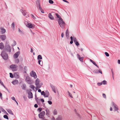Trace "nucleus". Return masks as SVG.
Returning <instances> with one entry per match:
<instances>
[{
	"instance_id": "obj_1",
	"label": "nucleus",
	"mask_w": 120,
	"mask_h": 120,
	"mask_svg": "<svg viewBox=\"0 0 120 120\" xmlns=\"http://www.w3.org/2000/svg\"><path fill=\"white\" fill-rule=\"evenodd\" d=\"M58 21L60 26L62 28H64L65 24L63 21V19L61 18H60V19H59L58 20Z\"/></svg>"
},
{
	"instance_id": "obj_2",
	"label": "nucleus",
	"mask_w": 120,
	"mask_h": 120,
	"mask_svg": "<svg viewBox=\"0 0 120 120\" xmlns=\"http://www.w3.org/2000/svg\"><path fill=\"white\" fill-rule=\"evenodd\" d=\"M0 55L4 60H7L8 58V54L4 51L2 52Z\"/></svg>"
},
{
	"instance_id": "obj_3",
	"label": "nucleus",
	"mask_w": 120,
	"mask_h": 120,
	"mask_svg": "<svg viewBox=\"0 0 120 120\" xmlns=\"http://www.w3.org/2000/svg\"><path fill=\"white\" fill-rule=\"evenodd\" d=\"M18 67V66L17 65L12 64L10 66V68L12 69V70L13 71H17V68Z\"/></svg>"
},
{
	"instance_id": "obj_4",
	"label": "nucleus",
	"mask_w": 120,
	"mask_h": 120,
	"mask_svg": "<svg viewBox=\"0 0 120 120\" xmlns=\"http://www.w3.org/2000/svg\"><path fill=\"white\" fill-rule=\"evenodd\" d=\"M25 81L27 83L29 84H31L32 83V81L29 76H26Z\"/></svg>"
},
{
	"instance_id": "obj_5",
	"label": "nucleus",
	"mask_w": 120,
	"mask_h": 120,
	"mask_svg": "<svg viewBox=\"0 0 120 120\" xmlns=\"http://www.w3.org/2000/svg\"><path fill=\"white\" fill-rule=\"evenodd\" d=\"M30 75L31 77H34V79H36L37 78V76L36 73L33 71L30 72Z\"/></svg>"
},
{
	"instance_id": "obj_6",
	"label": "nucleus",
	"mask_w": 120,
	"mask_h": 120,
	"mask_svg": "<svg viewBox=\"0 0 120 120\" xmlns=\"http://www.w3.org/2000/svg\"><path fill=\"white\" fill-rule=\"evenodd\" d=\"M45 113L44 111H43L41 112L40 113L38 114V116L39 118L42 119L43 118Z\"/></svg>"
},
{
	"instance_id": "obj_7",
	"label": "nucleus",
	"mask_w": 120,
	"mask_h": 120,
	"mask_svg": "<svg viewBox=\"0 0 120 120\" xmlns=\"http://www.w3.org/2000/svg\"><path fill=\"white\" fill-rule=\"evenodd\" d=\"M112 104L113 106V108L114 110L115 111H117L118 109V106L114 102H112Z\"/></svg>"
},
{
	"instance_id": "obj_8",
	"label": "nucleus",
	"mask_w": 120,
	"mask_h": 120,
	"mask_svg": "<svg viewBox=\"0 0 120 120\" xmlns=\"http://www.w3.org/2000/svg\"><path fill=\"white\" fill-rule=\"evenodd\" d=\"M31 91L30 90V91L28 92V97L29 98H33V95L32 93L30 91Z\"/></svg>"
},
{
	"instance_id": "obj_9",
	"label": "nucleus",
	"mask_w": 120,
	"mask_h": 120,
	"mask_svg": "<svg viewBox=\"0 0 120 120\" xmlns=\"http://www.w3.org/2000/svg\"><path fill=\"white\" fill-rule=\"evenodd\" d=\"M20 53V52L19 51L16 52L14 55V57L15 58H17L18 57Z\"/></svg>"
},
{
	"instance_id": "obj_10",
	"label": "nucleus",
	"mask_w": 120,
	"mask_h": 120,
	"mask_svg": "<svg viewBox=\"0 0 120 120\" xmlns=\"http://www.w3.org/2000/svg\"><path fill=\"white\" fill-rule=\"evenodd\" d=\"M73 41L76 45L77 46H78L79 45V43L77 41L76 38H75L73 37Z\"/></svg>"
},
{
	"instance_id": "obj_11",
	"label": "nucleus",
	"mask_w": 120,
	"mask_h": 120,
	"mask_svg": "<svg viewBox=\"0 0 120 120\" xmlns=\"http://www.w3.org/2000/svg\"><path fill=\"white\" fill-rule=\"evenodd\" d=\"M50 86L52 90L55 93H56V89H57L56 87H55L51 83L50 84Z\"/></svg>"
},
{
	"instance_id": "obj_12",
	"label": "nucleus",
	"mask_w": 120,
	"mask_h": 120,
	"mask_svg": "<svg viewBox=\"0 0 120 120\" xmlns=\"http://www.w3.org/2000/svg\"><path fill=\"white\" fill-rule=\"evenodd\" d=\"M5 48L7 51L9 52H11V48L9 45H8L6 46L5 47Z\"/></svg>"
},
{
	"instance_id": "obj_13",
	"label": "nucleus",
	"mask_w": 120,
	"mask_h": 120,
	"mask_svg": "<svg viewBox=\"0 0 120 120\" xmlns=\"http://www.w3.org/2000/svg\"><path fill=\"white\" fill-rule=\"evenodd\" d=\"M40 82V80L38 78H37L35 81V85L36 86L40 85V83L39 82Z\"/></svg>"
},
{
	"instance_id": "obj_14",
	"label": "nucleus",
	"mask_w": 120,
	"mask_h": 120,
	"mask_svg": "<svg viewBox=\"0 0 120 120\" xmlns=\"http://www.w3.org/2000/svg\"><path fill=\"white\" fill-rule=\"evenodd\" d=\"M6 36L5 35H0V39L2 41L5 40L6 38Z\"/></svg>"
},
{
	"instance_id": "obj_15",
	"label": "nucleus",
	"mask_w": 120,
	"mask_h": 120,
	"mask_svg": "<svg viewBox=\"0 0 120 120\" xmlns=\"http://www.w3.org/2000/svg\"><path fill=\"white\" fill-rule=\"evenodd\" d=\"M26 22L27 23V25H26L27 27L30 28H33V25L32 24L29 22Z\"/></svg>"
},
{
	"instance_id": "obj_16",
	"label": "nucleus",
	"mask_w": 120,
	"mask_h": 120,
	"mask_svg": "<svg viewBox=\"0 0 120 120\" xmlns=\"http://www.w3.org/2000/svg\"><path fill=\"white\" fill-rule=\"evenodd\" d=\"M0 32L2 34H4L6 32V30L1 27H0Z\"/></svg>"
},
{
	"instance_id": "obj_17",
	"label": "nucleus",
	"mask_w": 120,
	"mask_h": 120,
	"mask_svg": "<svg viewBox=\"0 0 120 120\" xmlns=\"http://www.w3.org/2000/svg\"><path fill=\"white\" fill-rule=\"evenodd\" d=\"M20 11L22 13L23 15L25 16L26 15V11L25 10H20Z\"/></svg>"
},
{
	"instance_id": "obj_18",
	"label": "nucleus",
	"mask_w": 120,
	"mask_h": 120,
	"mask_svg": "<svg viewBox=\"0 0 120 120\" xmlns=\"http://www.w3.org/2000/svg\"><path fill=\"white\" fill-rule=\"evenodd\" d=\"M42 85V83H40V85L36 86H37L35 87L36 89V90H38V89H40L41 88Z\"/></svg>"
},
{
	"instance_id": "obj_19",
	"label": "nucleus",
	"mask_w": 120,
	"mask_h": 120,
	"mask_svg": "<svg viewBox=\"0 0 120 120\" xmlns=\"http://www.w3.org/2000/svg\"><path fill=\"white\" fill-rule=\"evenodd\" d=\"M49 18L51 20H53L54 19V18L52 16L51 14L50 13H49L48 15Z\"/></svg>"
},
{
	"instance_id": "obj_20",
	"label": "nucleus",
	"mask_w": 120,
	"mask_h": 120,
	"mask_svg": "<svg viewBox=\"0 0 120 120\" xmlns=\"http://www.w3.org/2000/svg\"><path fill=\"white\" fill-rule=\"evenodd\" d=\"M12 84L14 85H15L18 83V81L16 79H15L14 81H13L11 82Z\"/></svg>"
},
{
	"instance_id": "obj_21",
	"label": "nucleus",
	"mask_w": 120,
	"mask_h": 120,
	"mask_svg": "<svg viewBox=\"0 0 120 120\" xmlns=\"http://www.w3.org/2000/svg\"><path fill=\"white\" fill-rule=\"evenodd\" d=\"M45 97H48L49 95V93L48 90H46L45 92Z\"/></svg>"
},
{
	"instance_id": "obj_22",
	"label": "nucleus",
	"mask_w": 120,
	"mask_h": 120,
	"mask_svg": "<svg viewBox=\"0 0 120 120\" xmlns=\"http://www.w3.org/2000/svg\"><path fill=\"white\" fill-rule=\"evenodd\" d=\"M45 111L46 112V115L48 117L50 115V111L48 109H46Z\"/></svg>"
},
{
	"instance_id": "obj_23",
	"label": "nucleus",
	"mask_w": 120,
	"mask_h": 120,
	"mask_svg": "<svg viewBox=\"0 0 120 120\" xmlns=\"http://www.w3.org/2000/svg\"><path fill=\"white\" fill-rule=\"evenodd\" d=\"M0 110L5 114H7L8 115V114L7 112L6 111L2 108L0 107Z\"/></svg>"
},
{
	"instance_id": "obj_24",
	"label": "nucleus",
	"mask_w": 120,
	"mask_h": 120,
	"mask_svg": "<svg viewBox=\"0 0 120 120\" xmlns=\"http://www.w3.org/2000/svg\"><path fill=\"white\" fill-rule=\"evenodd\" d=\"M74 111L75 112V113L76 114V115L79 118H80L81 116H80L79 114L77 112L76 110V109H74Z\"/></svg>"
},
{
	"instance_id": "obj_25",
	"label": "nucleus",
	"mask_w": 120,
	"mask_h": 120,
	"mask_svg": "<svg viewBox=\"0 0 120 120\" xmlns=\"http://www.w3.org/2000/svg\"><path fill=\"white\" fill-rule=\"evenodd\" d=\"M66 35L67 38L69 37V32L68 30H66Z\"/></svg>"
},
{
	"instance_id": "obj_26",
	"label": "nucleus",
	"mask_w": 120,
	"mask_h": 120,
	"mask_svg": "<svg viewBox=\"0 0 120 120\" xmlns=\"http://www.w3.org/2000/svg\"><path fill=\"white\" fill-rule=\"evenodd\" d=\"M26 85L25 83H23L22 84V89L23 90H25L26 88Z\"/></svg>"
},
{
	"instance_id": "obj_27",
	"label": "nucleus",
	"mask_w": 120,
	"mask_h": 120,
	"mask_svg": "<svg viewBox=\"0 0 120 120\" xmlns=\"http://www.w3.org/2000/svg\"><path fill=\"white\" fill-rule=\"evenodd\" d=\"M4 47V44L3 43L1 42L0 43V49H3Z\"/></svg>"
},
{
	"instance_id": "obj_28",
	"label": "nucleus",
	"mask_w": 120,
	"mask_h": 120,
	"mask_svg": "<svg viewBox=\"0 0 120 120\" xmlns=\"http://www.w3.org/2000/svg\"><path fill=\"white\" fill-rule=\"evenodd\" d=\"M53 114L54 115H56L57 114V110L56 109H55L53 111Z\"/></svg>"
},
{
	"instance_id": "obj_29",
	"label": "nucleus",
	"mask_w": 120,
	"mask_h": 120,
	"mask_svg": "<svg viewBox=\"0 0 120 120\" xmlns=\"http://www.w3.org/2000/svg\"><path fill=\"white\" fill-rule=\"evenodd\" d=\"M7 111L9 114H11L12 115H14V114L11 110L10 109H9L8 110H7Z\"/></svg>"
},
{
	"instance_id": "obj_30",
	"label": "nucleus",
	"mask_w": 120,
	"mask_h": 120,
	"mask_svg": "<svg viewBox=\"0 0 120 120\" xmlns=\"http://www.w3.org/2000/svg\"><path fill=\"white\" fill-rule=\"evenodd\" d=\"M71 41L70 42V43L72 44L73 43V38L72 36L70 37Z\"/></svg>"
},
{
	"instance_id": "obj_31",
	"label": "nucleus",
	"mask_w": 120,
	"mask_h": 120,
	"mask_svg": "<svg viewBox=\"0 0 120 120\" xmlns=\"http://www.w3.org/2000/svg\"><path fill=\"white\" fill-rule=\"evenodd\" d=\"M42 57L41 55H38L37 57V59L38 60H42Z\"/></svg>"
},
{
	"instance_id": "obj_32",
	"label": "nucleus",
	"mask_w": 120,
	"mask_h": 120,
	"mask_svg": "<svg viewBox=\"0 0 120 120\" xmlns=\"http://www.w3.org/2000/svg\"><path fill=\"white\" fill-rule=\"evenodd\" d=\"M38 63L39 65L41 66L43 64V62L41 60H38Z\"/></svg>"
},
{
	"instance_id": "obj_33",
	"label": "nucleus",
	"mask_w": 120,
	"mask_h": 120,
	"mask_svg": "<svg viewBox=\"0 0 120 120\" xmlns=\"http://www.w3.org/2000/svg\"><path fill=\"white\" fill-rule=\"evenodd\" d=\"M19 62V60L18 58L16 59L15 60V62L16 64H18Z\"/></svg>"
},
{
	"instance_id": "obj_34",
	"label": "nucleus",
	"mask_w": 120,
	"mask_h": 120,
	"mask_svg": "<svg viewBox=\"0 0 120 120\" xmlns=\"http://www.w3.org/2000/svg\"><path fill=\"white\" fill-rule=\"evenodd\" d=\"M14 75L15 77L17 79L19 77V75L16 73H14Z\"/></svg>"
},
{
	"instance_id": "obj_35",
	"label": "nucleus",
	"mask_w": 120,
	"mask_h": 120,
	"mask_svg": "<svg viewBox=\"0 0 120 120\" xmlns=\"http://www.w3.org/2000/svg\"><path fill=\"white\" fill-rule=\"evenodd\" d=\"M83 57H80L78 59L81 62H83Z\"/></svg>"
},
{
	"instance_id": "obj_36",
	"label": "nucleus",
	"mask_w": 120,
	"mask_h": 120,
	"mask_svg": "<svg viewBox=\"0 0 120 120\" xmlns=\"http://www.w3.org/2000/svg\"><path fill=\"white\" fill-rule=\"evenodd\" d=\"M83 57H80L78 59L81 62H83Z\"/></svg>"
},
{
	"instance_id": "obj_37",
	"label": "nucleus",
	"mask_w": 120,
	"mask_h": 120,
	"mask_svg": "<svg viewBox=\"0 0 120 120\" xmlns=\"http://www.w3.org/2000/svg\"><path fill=\"white\" fill-rule=\"evenodd\" d=\"M83 57H80L78 59L81 62H83Z\"/></svg>"
},
{
	"instance_id": "obj_38",
	"label": "nucleus",
	"mask_w": 120,
	"mask_h": 120,
	"mask_svg": "<svg viewBox=\"0 0 120 120\" xmlns=\"http://www.w3.org/2000/svg\"><path fill=\"white\" fill-rule=\"evenodd\" d=\"M3 117L4 118L6 119L7 120H8L9 119L8 116L6 115H4L3 116Z\"/></svg>"
},
{
	"instance_id": "obj_39",
	"label": "nucleus",
	"mask_w": 120,
	"mask_h": 120,
	"mask_svg": "<svg viewBox=\"0 0 120 120\" xmlns=\"http://www.w3.org/2000/svg\"><path fill=\"white\" fill-rule=\"evenodd\" d=\"M41 95H43L44 97H45V92L44 91H42L41 93Z\"/></svg>"
},
{
	"instance_id": "obj_40",
	"label": "nucleus",
	"mask_w": 120,
	"mask_h": 120,
	"mask_svg": "<svg viewBox=\"0 0 120 120\" xmlns=\"http://www.w3.org/2000/svg\"><path fill=\"white\" fill-rule=\"evenodd\" d=\"M36 3L37 5V6H40V4L39 0H37V1L36 2Z\"/></svg>"
},
{
	"instance_id": "obj_41",
	"label": "nucleus",
	"mask_w": 120,
	"mask_h": 120,
	"mask_svg": "<svg viewBox=\"0 0 120 120\" xmlns=\"http://www.w3.org/2000/svg\"><path fill=\"white\" fill-rule=\"evenodd\" d=\"M102 84L104 85L106 84H107V82L106 81L104 80L102 82Z\"/></svg>"
},
{
	"instance_id": "obj_42",
	"label": "nucleus",
	"mask_w": 120,
	"mask_h": 120,
	"mask_svg": "<svg viewBox=\"0 0 120 120\" xmlns=\"http://www.w3.org/2000/svg\"><path fill=\"white\" fill-rule=\"evenodd\" d=\"M13 43H14V44H13L12 45V46H14L16 44V42L14 40Z\"/></svg>"
},
{
	"instance_id": "obj_43",
	"label": "nucleus",
	"mask_w": 120,
	"mask_h": 120,
	"mask_svg": "<svg viewBox=\"0 0 120 120\" xmlns=\"http://www.w3.org/2000/svg\"><path fill=\"white\" fill-rule=\"evenodd\" d=\"M56 120H61V118L60 116H59L56 119Z\"/></svg>"
},
{
	"instance_id": "obj_44",
	"label": "nucleus",
	"mask_w": 120,
	"mask_h": 120,
	"mask_svg": "<svg viewBox=\"0 0 120 120\" xmlns=\"http://www.w3.org/2000/svg\"><path fill=\"white\" fill-rule=\"evenodd\" d=\"M10 77L11 78H14V76L11 73H9Z\"/></svg>"
},
{
	"instance_id": "obj_45",
	"label": "nucleus",
	"mask_w": 120,
	"mask_h": 120,
	"mask_svg": "<svg viewBox=\"0 0 120 120\" xmlns=\"http://www.w3.org/2000/svg\"><path fill=\"white\" fill-rule=\"evenodd\" d=\"M42 110V108H38L37 109V111L39 112L41 111Z\"/></svg>"
},
{
	"instance_id": "obj_46",
	"label": "nucleus",
	"mask_w": 120,
	"mask_h": 120,
	"mask_svg": "<svg viewBox=\"0 0 120 120\" xmlns=\"http://www.w3.org/2000/svg\"><path fill=\"white\" fill-rule=\"evenodd\" d=\"M30 87L33 90H34L35 88L34 86L33 85H30Z\"/></svg>"
},
{
	"instance_id": "obj_47",
	"label": "nucleus",
	"mask_w": 120,
	"mask_h": 120,
	"mask_svg": "<svg viewBox=\"0 0 120 120\" xmlns=\"http://www.w3.org/2000/svg\"><path fill=\"white\" fill-rule=\"evenodd\" d=\"M0 84H1L3 86L4 88L5 87V86L4 85L3 82L0 81Z\"/></svg>"
},
{
	"instance_id": "obj_48",
	"label": "nucleus",
	"mask_w": 120,
	"mask_h": 120,
	"mask_svg": "<svg viewBox=\"0 0 120 120\" xmlns=\"http://www.w3.org/2000/svg\"><path fill=\"white\" fill-rule=\"evenodd\" d=\"M105 56H109V54L107 52H105Z\"/></svg>"
},
{
	"instance_id": "obj_49",
	"label": "nucleus",
	"mask_w": 120,
	"mask_h": 120,
	"mask_svg": "<svg viewBox=\"0 0 120 120\" xmlns=\"http://www.w3.org/2000/svg\"><path fill=\"white\" fill-rule=\"evenodd\" d=\"M49 2L50 4H53L54 3L53 1L52 0H49Z\"/></svg>"
},
{
	"instance_id": "obj_50",
	"label": "nucleus",
	"mask_w": 120,
	"mask_h": 120,
	"mask_svg": "<svg viewBox=\"0 0 120 120\" xmlns=\"http://www.w3.org/2000/svg\"><path fill=\"white\" fill-rule=\"evenodd\" d=\"M95 66H96L98 68V66L97 65V64L94 61L92 63Z\"/></svg>"
},
{
	"instance_id": "obj_51",
	"label": "nucleus",
	"mask_w": 120,
	"mask_h": 120,
	"mask_svg": "<svg viewBox=\"0 0 120 120\" xmlns=\"http://www.w3.org/2000/svg\"><path fill=\"white\" fill-rule=\"evenodd\" d=\"M36 101L37 103L39 105L40 104V101L39 99H38V100H37V101Z\"/></svg>"
},
{
	"instance_id": "obj_52",
	"label": "nucleus",
	"mask_w": 120,
	"mask_h": 120,
	"mask_svg": "<svg viewBox=\"0 0 120 120\" xmlns=\"http://www.w3.org/2000/svg\"><path fill=\"white\" fill-rule=\"evenodd\" d=\"M18 31H19V32L20 34H23V32L20 30L19 28H18Z\"/></svg>"
},
{
	"instance_id": "obj_53",
	"label": "nucleus",
	"mask_w": 120,
	"mask_h": 120,
	"mask_svg": "<svg viewBox=\"0 0 120 120\" xmlns=\"http://www.w3.org/2000/svg\"><path fill=\"white\" fill-rule=\"evenodd\" d=\"M11 26L13 27V29L15 28V23L14 22H13L11 24Z\"/></svg>"
},
{
	"instance_id": "obj_54",
	"label": "nucleus",
	"mask_w": 120,
	"mask_h": 120,
	"mask_svg": "<svg viewBox=\"0 0 120 120\" xmlns=\"http://www.w3.org/2000/svg\"><path fill=\"white\" fill-rule=\"evenodd\" d=\"M98 85V86H100L102 84V82H98L97 83Z\"/></svg>"
},
{
	"instance_id": "obj_55",
	"label": "nucleus",
	"mask_w": 120,
	"mask_h": 120,
	"mask_svg": "<svg viewBox=\"0 0 120 120\" xmlns=\"http://www.w3.org/2000/svg\"><path fill=\"white\" fill-rule=\"evenodd\" d=\"M68 93L69 95L71 98H73V97L72 94L70 93L69 91H68Z\"/></svg>"
},
{
	"instance_id": "obj_56",
	"label": "nucleus",
	"mask_w": 120,
	"mask_h": 120,
	"mask_svg": "<svg viewBox=\"0 0 120 120\" xmlns=\"http://www.w3.org/2000/svg\"><path fill=\"white\" fill-rule=\"evenodd\" d=\"M56 16L58 18H59V19H60V18H61L60 17V15H58V14L57 13L56 14Z\"/></svg>"
},
{
	"instance_id": "obj_57",
	"label": "nucleus",
	"mask_w": 120,
	"mask_h": 120,
	"mask_svg": "<svg viewBox=\"0 0 120 120\" xmlns=\"http://www.w3.org/2000/svg\"><path fill=\"white\" fill-rule=\"evenodd\" d=\"M32 18L34 19H36V17L34 16L32 14H31V15Z\"/></svg>"
},
{
	"instance_id": "obj_58",
	"label": "nucleus",
	"mask_w": 120,
	"mask_h": 120,
	"mask_svg": "<svg viewBox=\"0 0 120 120\" xmlns=\"http://www.w3.org/2000/svg\"><path fill=\"white\" fill-rule=\"evenodd\" d=\"M48 102L49 104L50 105H51L52 104V102L50 101H48Z\"/></svg>"
},
{
	"instance_id": "obj_59",
	"label": "nucleus",
	"mask_w": 120,
	"mask_h": 120,
	"mask_svg": "<svg viewBox=\"0 0 120 120\" xmlns=\"http://www.w3.org/2000/svg\"><path fill=\"white\" fill-rule=\"evenodd\" d=\"M19 68L21 70H22L23 69V67L21 65H19Z\"/></svg>"
},
{
	"instance_id": "obj_60",
	"label": "nucleus",
	"mask_w": 120,
	"mask_h": 120,
	"mask_svg": "<svg viewBox=\"0 0 120 120\" xmlns=\"http://www.w3.org/2000/svg\"><path fill=\"white\" fill-rule=\"evenodd\" d=\"M35 99L36 100V101H37V100H38L39 99H38V98L37 97V96L36 95V94H35Z\"/></svg>"
},
{
	"instance_id": "obj_61",
	"label": "nucleus",
	"mask_w": 120,
	"mask_h": 120,
	"mask_svg": "<svg viewBox=\"0 0 120 120\" xmlns=\"http://www.w3.org/2000/svg\"><path fill=\"white\" fill-rule=\"evenodd\" d=\"M11 99L13 100H14L15 101H16L15 99V97H11Z\"/></svg>"
},
{
	"instance_id": "obj_62",
	"label": "nucleus",
	"mask_w": 120,
	"mask_h": 120,
	"mask_svg": "<svg viewBox=\"0 0 120 120\" xmlns=\"http://www.w3.org/2000/svg\"><path fill=\"white\" fill-rule=\"evenodd\" d=\"M27 69V67L26 66H25L24 67V68H23V69L24 70H25V71Z\"/></svg>"
},
{
	"instance_id": "obj_63",
	"label": "nucleus",
	"mask_w": 120,
	"mask_h": 120,
	"mask_svg": "<svg viewBox=\"0 0 120 120\" xmlns=\"http://www.w3.org/2000/svg\"><path fill=\"white\" fill-rule=\"evenodd\" d=\"M102 96H103V97L104 98H106V96L105 94H104V93L103 94H102Z\"/></svg>"
},
{
	"instance_id": "obj_64",
	"label": "nucleus",
	"mask_w": 120,
	"mask_h": 120,
	"mask_svg": "<svg viewBox=\"0 0 120 120\" xmlns=\"http://www.w3.org/2000/svg\"><path fill=\"white\" fill-rule=\"evenodd\" d=\"M40 100L42 102H44L45 101L42 98Z\"/></svg>"
}]
</instances>
